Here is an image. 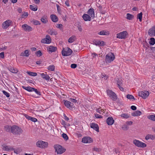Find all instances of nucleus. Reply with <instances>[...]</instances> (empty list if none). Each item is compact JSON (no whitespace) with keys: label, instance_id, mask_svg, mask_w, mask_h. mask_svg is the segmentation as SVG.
<instances>
[{"label":"nucleus","instance_id":"37","mask_svg":"<svg viewBox=\"0 0 155 155\" xmlns=\"http://www.w3.org/2000/svg\"><path fill=\"white\" fill-rule=\"evenodd\" d=\"M48 69L51 71H53L54 70L55 66L53 65H50L48 68Z\"/></svg>","mask_w":155,"mask_h":155},{"label":"nucleus","instance_id":"23","mask_svg":"<svg viewBox=\"0 0 155 155\" xmlns=\"http://www.w3.org/2000/svg\"><path fill=\"white\" fill-rule=\"evenodd\" d=\"M142 114V112L139 111L137 110L131 113V115L134 117L138 116Z\"/></svg>","mask_w":155,"mask_h":155},{"label":"nucleus","instance_id":"55","mask_svg":"<svg viewBox=\"0 0 155 155\" xmlns=\"http://www.w3.org/2000/svg\"><path fill=\"white\" fill-rule=\"evenodd\" d=\"M63 116L64 117V119L65 120L67 121H68L69 120V118L68 117L64 114Z\"/></svg>","mask_w":155,"mask_h":155},{"label":"nucleus","instance_id":"21","mask_svg":"<svg viewBox=\"0 0 155 155\" xmlns=\"http://www.w3.org/2000/svg\"><path fill=\"white\" fill-rule=\"evenodd\" d=\"M82 17L85 21H90L91 19V17L87 14H84L82 16Z\"/></svg>","mask_w":155,"mask_h":155},{"label":"nucleus","instance_id":"34","mask_svg":"<svg viewBox=\"0 0 155 155\" xmlns=\"http://www.w3.org/2000/svg\"><path fill=\"white\" fill-rule=\"evenodd\" d=\"M11 127L8 125H6L5 127V130L7 132H11Z\"/></svg>","mask_w":155,"mask_h":155},{"label":"nucleus","instance_id":"57","mask_svg":"<svg viewBox=\"0 0 155 155\" xmlns=\"http://www.w3.org/2000/svg\"><path fill=\"white\" fill-rule=\"evenodd\" d=\"M69 100L73 103H76L77 102V100L71 98Z\"/></svg>","mask_w":155,"mask_h":155},{"label":"nucleus","instance_id":"60","mask_svg":"<svg viewBox=\"0 0 155 155\" xmlns=\"http://www.w3.org/2000/svg\"><path fill=\"white\" fill-rule=\"evenodd\" d=\"M0 57L2 58H4V52H2L0 53Z\"/></svg>","mask_w":155,"mask_h":155},{"label":"nucleus","instance_id":"40","mask_svg":"<svg viewBox=\"0 0 155 155\" xmlns=\"http://www.w3.org/2000/svg\"><path fill=\"white\" fill-rule=\"evenodd\" d=\"M104 111L105 110H104L101 109V108H98L97 109V112L100 114H103L104 113Z\"/></svg>","mask_w":155,"mask_h":155},{"label":"nucleus","instance_id":"48","mask_svg":"<svg viewBox=\"0 0 155 155\" xmlns=\"http://www.w3.org/2000/svg\"><path fill=\"white\" fill-rule=\"evenodd\" d=\"M3 149L5 151H8L10 149L8 146L5 145L3 146Z\"/></svg>","mask_w":155,"mask_h":155},{"label":"nucleus","instance_id":"32","mask_svg":"<svg viewBox=\"0 0 155 155\" xmlns=\"http://www.w3.org/2000/svg\"><path fill=\"white\" fill-rule=\"evenodd\" d=\"M48 33L51 35H56L58 34L57 32L53 29L49 30L48 31Z\"/></svg>","mask_w":155,"mask_h":155},{"label":"nucleus","instance_id":"56","mask_svg":"<svg viewBox=\"0 0 155 155\" xmlns=\"http://www.w3.org/2000/svg\"><path fill=\"white\" fill-rule=\"evenodd\" d=\"M56 26L57 28L61 29L62 28V25L61 24H57Z\"/></svg>","mask_w":155,"mask_h":155},{"label":"nucleus","instance_id":"5","mask_svg":"<svg viewBox=\"0 0 155 155\" xmlns=\"http://www.w3.org/2000/svg\"><path fill=\"white\" fill-rule=\"evenodd\" d=\"M128 33L126 31H124L117 34V38L120 39H125L127 38Z\"/></svg>","mask_w":155,"mask_h":155},{"label":"nucleus","instance_id":"46","mask_svg":"<svg viewBox=\"0 0 155 155\" xmlns=\"http://www.w3.org/2000/svg\"><path fill=\"white\" fill-rule=\"evenodd\" d=\"M33 91H34L38 95L40 96L41 95V92L40 91H38L37 89L35 88L33 90Z\"/></svg>","mask_w":155,"mask_h":155},{"label":"nucleus","instance_id":"24","mask_svg":"<svg viewBox=\"0 0 155 155\" xmlns=\"http://www.w3.org/2000/svg\"><path fill=\"white\" fill-rule=\"evenodd\" d=\"M40 75L42 78L46 80H49L50 78L48 75L44 73L40 74Z\"/></svg>","mask_w":155,"mask_h":155},{"label":"nucleus","instance_id":"6","mask_svg":"<svg viewBox=\"0 0 155 155\" xmlns=\"http://www.w3.org/2000/svg\"><path fill=\"white\" fill-rule=\"evenodd\" d=\"M107 92L108 96L111 97V98L113 101H116L117 97L116 94L112 91L109 90H107Z\"/></svg>","mask_w":155,"mask_h":155},{"label":"nucleus","instance_id":"15","mask_svg":"<svg viewBox=\"0 0 155 155\" xmlns=\"http://www.w3.org/2000/svg\"><path fill=\"white\" fill-rule=\"evenodd\" d=\"M47 49L49 53L51 52V53L56 51L57 50V48L56 47L51 45L47 47Z\"/></svg>","mask_w":155,"mask_h":155},{"label":"nucleus","instance_id":"59","mask_svg":"<svg viewBox=\"0 0 155 155\" xmlns=\"http://www.w3.org/2000/svg\"><path fill=\"white\" fill-rule=\"evenodd\" d=\"M130 108L132 110H134L137 109V107L135 106L134 105L132 106Z\"/></svg>","mask_w":155,"mask_h":155},{"label":"nucleus","instance_id":"58","mask_svg":"<svg viewBox=\"0 0 155 155\" xmlns=\"http://www.w3.org/2000/svg\"><path fill=\"white\" fill-rule=\"evenodd\" d=\"M117 84L118 85V87H119V88L120 89V90L121 91H124V88L123 87H121V86L119 84L118 82H117Z\"/></svg>","mask_w":155,"mask_h":155},{"label":"nucleus","instance_id":"1","mask_svg":"<svg viewBox=\"0 0 155 155\" xmlns=\"http://www.w3.org/2000/svg\"><path fill=\"white\" fill-rule=\"evenodd\" d=\"M11 132L14 135H20L23 132L22 130L18 126L14 125L11 127Z\"/></svg>","mask_w":155,"mask_h":155},{"label":"nucleus","instance_id":"22","mask_svg":"<svg viewBox=\"0 0 155 155\" xmlns=\"http://www.w3.org/2000/svg\"><path fill=\"white\" fill-rule=\"evenodd\" d=\"M107 123L108 125H111L113 124L114 120L111 117H108L107 120Z\"/></svg>","mask_w":155,"mask_h":155},{"label":"nucleus","instance_id":"39","mask_svg":"<svg viewBox=\"0 0 155 155\" xmlns=\"http://www.w3.org/2000/svg\"><path fill=\"white\" fill-rule=\"evenodd\" d=\"M30 8L33 11H36L38 9V8L36 6H34L32 5H30Z\"/></svg>","mask_w":155,"mask_h":155},{"label":"nucleus","instance_id":"18","mask_svg":"<svg viewBox=\"0 0 155 155\" xmlns=\"http://www.w3.org/2000/svg\"><path fill=\"white\" fill-rule=\"evenodd\" d=\"M91 127L93 128L94 130H96L97 132H99V128L98 125L94 123L90 124Z\"/></svg>","mask_w":155,"mask_h":155},{"label":"nucleus","instance_id":"33","mask_svg":"<svg viewBox=\"0 0 155 155\" xmlns=\"http://www.w3.org/2000/svg\"><path fill=\"white\" fill-rule=\"evenodd\" d=\"M76 39V37L73 35L70 37L68 39V42L69 43H72L74 42Z\"/></svg>","mask_w":155,"mask_h":155},{"label":"nucleus","instance_id":"8","mask_svg":"<svg viewBox=\"0 0 155 155\" xmlns=\"http://www.w3.org/2000/svg\"><path fill=\"white\" fill-rule=\"evenodd\" d=\"M36 144L38 147L43 148L47 147L48 143L46 142L40 140L37 141Z\"/></svg>","mask_w":155,"mask_h":155},{"label":"nucleus","instance_id":"11","mask_svg":"<svg viewBox=\"0 0 155 155\" xmlns=\"http://www.w3.org/2000/svg\"><path fill=\"white\" fill-rule=\"evenodd\" d=\"M64 104L67 108L71 109L74 107V104L71 102L67 100H64Z\"/></svg>","mask_w":155,"mask_h":155},{"label":"nucleus","instance_id":"35","mask_svg":"<svg viewBox=\"0 0 155 155\" xmlns=\"http://www.w3.org/2000/svg\"><path fill=\"white\" fill-rule=\"evenodd\" d=\"M120 116L122 117L125 119H127L130 117L129 115L128 114L124 113H122V114H121Z\"/></svg>","mask_w":155,"mask_h":155},{"label":"nucleus","instance_id":"53","mask_svg":"<svg viewBox=\"0 0 155 155\" xmlns=\"http://www.w3.org/2000/svg\"><path fill=\"white\" fill-rule=\"evenodd\" d=\"M95 117L97 118H101L103 117L100 115H99L98 114H95Z\"/></svg>","mask_w":155,"mask_h":155},{"label":"nucleus","instance_id":"51","mask_svg":"<svg viewBox=\"0 0 155 155\" xmlns=\"http://www.w3.org/2000/svg\"><path fill=\"white\" fill-rule=\"evenodd\" d=\"M122 129L124 130H127L128 129V127L126 125H123L122 127Z\"/></svg>","mask_w":155,"mask_h":155},{"label":"nucleus","instance_id":"62","mask_svg":"<svg viewBox=\"0 0 155 155\" xmlns=\"http://www.w3.org/2000/svg\"><path fill=\"white\" fill-rule=\"evenodd\" d=\"M35 3L36 4H38L40 2V0H34Z\"/></svg>","mask_w":155,"mask_h":155},{"label":"nucleus","instance_id":"2","mask_svg":"<svg viewBox=\"0 0 155 155\" xmlns=\"http://www.w3.org/2000/svg\"><path fill=\"white\" fill-rule=\"evenodd\" d=\"M115 58V56L113 53L110 52L106 55L105 61L107 63H110L113 61Z\"/></svg>","mask_w":155,"mask_h":155},{"label":"nucleus","instance_id":"30","mask_svg":"<svg viewBox=\"0 0 155 155\" xmlns=\"http://www.w3.org/2000/svg\"><path fill=\"white\" fill-rule=\"evenodd\" d=\"M41 20L43 23L45 24L48 21V17L47 16L44 15L42 17Z\"/></svg>","mask_w":155,"mask_h":155},{"label":"nucleus","instance_id":"3","mask_svg":"<svg viewBox=\"0 0 155 155\" xmlns=\"http://www.w3.org/2000/svg\"><path fill=\"white\" fill-rule=\"evenodd\" d=\"M54 148L55 149V152H57L58 154H61L64 153L66 150L65 149L59 145H54Z\"/></svg>","mask_w":155,"mask_h":155},{"label":"nucleus","instance_id":"63","mask_svg":"<svg viewBox=\"0 0 155 155\" xmlns=\"http://www.w3.org/2000/svg\"><path fill=\"white\" fill-rule=\"evenodd\" d=\"M65 4L68 7L70 6V4L69 3V1L68 0H67L65 2Z\"/></svg>","mask_w":155,"mask_h":155},{"label":"nucleus","instance_id":"12","mask_svg":"<svg viewBox=\"0 0 155 155\" xmlns=\"http://www.w3.org/2000/svg\"><path fill=\"white\" fill-rule=\"evenodd\" d=\"M82 142L84 143H90L92 142V140L90 137H85L82 139Z\"/></svg>","mask_w":155,"mask_h":155},{"label":"nucleus","instance_id":"61","mask_svg":"<svg viewBox=\"0 0 155 155\" xmlns=\"http://www.w3.org/2000/svg\"><path fill=\"white\" fill-rule=\"evenodd\" d=\"M78 30L80 31H82V28L81 25H78L77 26Z\"/></svg>","mask_w":155,"mask_h":155},{"label":"nucleus","instance_id":"25","mask_svg":"<svg viewBox=\"0 0 155 155\" xmlns=\"http://www.w3.org/2000/svg\"><path fill=\"white\" fill-rule=\"evenodd\" d=\"M7 69L11 72L13 73H17L18 72V70L16 68L11 67L10 68H8Z\"/></svg>","mask_w":155,"mask_h":155},{"label":"nucleus","instance_id":"13","mask_svg":"<svg viewBox=\"0 0 155 155\" xmlns=\"http://www.w3.org/2000/svg\"><path fill=\"white\" fill-rule=\"evenodd\" d=\"M93 42L96 46H104L105 45V43L104 41H100L97 40H94Z\"/></svg>","mask_w":155,"mask_h":155},{"label":"nucleus","instance_id":"26","mask_svg":"<svg viewBox=\"0 0 155 155\" xmlns=\"http://www.w3.org/2000/svg\"><path fill=\"white\" fill-rule=\"evenodd\" d=\"M50 18L52 21L54 22H57L58 21V18L57 16L54 15H51Z\"/></svg>","mask_w":155,"mask_h":155},{"label":"nucleus","instance_id":"31","mask_svg":"<svg viewBox=\"0 0 155 155\" xmlns=\"http://www.w3.org/2000/svg\"><path fill=\"white\" fill-rule=\"evenodd\" d=\"M29 55L28 50H26L24 52H21L20 55L21 56L28 57Z\"/></svg>","mask_w":155,"mask_h":155},{"label":"nucleus","instance_id":"27","mask_svg":"<svg viewBox=\"0 0 155 155\" xmlns=\"http://www.w3.org/2000/svg\"><path fill=\"white\" fill-rule=\"evenodd\" d=\"M22 88L24 89L29 91V92H32L33 91V90L34 89V88L31 87L30 86H22Z\"/></svg>","mask_w":155,"mask_h":155},{"label":"nucleus","instance_id":"50","mask_svg":"<svg viewBox=\"0 0 155 155\" xmlns=\"http://www.w3.org/2000/svg\"><path fill=\"white\" fill-rule=\"evenodd\" d=\"M2 92L3 93V94L6 96V97H9L10 96V94H9L7 92H6L5 91H2Z\"/></svg>","mask_w":155,"mask_h":155},{"label":"nucleus","instance_id":"19","mask_svg":"<svg viewBox=\"0 0 155 155\" xmlns=\"http://www.w3.org/2000/svg\"><path fill=\"white\" fill-rule=\"evenodd\" d=\"M24 116L28 120H30L34 122H35L38 120L36 118L28 116L26 114H24Z\"/></svg>","mask_w":155,"mask_h":155},{"label":"nucleus","instance_id":"7","mask_svg":"<svg viewBox=\"0 0 155 155\" xmlns=\"http://www.w3.org/2000/svg\"><path fill=\"white\" fill-rule=\"evenodd\" d=\"M133 143L136 146L139 147H145L147 146L145 143L137 140H134Z\"/></svg>","mask_w":155,"mask_h":155},{"label":"nucleus","instance_id":"28","mask_svg":"<svg viewBox=\"0 0 155 155\" xmlns=\"http://www.w3.org/2000/svg\"><path fill=\"white\" fill-rule=\"evenodd\" d=\"M145 139L146 140H148L151 139L152 140H153L155 139V137L153 135L148 134L145 137Z\"/></svg>","mask_w":155,"mask_h":155},{"label":"nucleus","instance_id":"17","mask_svg":"<svg viewBox=\"0 0 155 155\" xmlns=\"http://www.w3.org/2000/svg\"><path fill=\"white\" fill-rule=\"evenodd\" d=\"M148 34L151 36H155V26H153L149 30Z\"/></svg>","mask_w":155,"mask_h":155},{"label":"nucleus","instance_id":"45","mask_svg":"<svg viewBox=\"0 0 155 155\" xmlns=\"http://www.w3.org/2000/svg\"><path fill=\"white\" fill-rule=\"evenodd\" d=\"M148 118L151 120L155 121V115H150L148 116Z\"/></svg>","mask_w":155,"mask_h":155},{"label":"nucleus","instance_id":"54","mask_svg":"<svg viewBox=\"0 0 155 155\" xmlns=\"http://www.w3.org/2000/svg\"><path fill=\"white\" fill-rule=\"evenodd\" d=\"M33 23L35 25H38L40 24V21L36 20H34Z\"/></svg>","mask_w":155,"mask_h":155},{"label":"nucleus","instance_id":"43","mask_svg":"<svg viewBox=\"0 0 155 155\" xmlns=\"http://www.w3.org/2000/svg\"><path fill=\"white\" fill-rule=\"evenodd\" d=\"M127 98L130 100L132 99L134 100H135L134 97L133 95L129 94L127 95Z\"/></svg>","mask_w":155,"mask_h":155},{"label":"nucleus","instance_id":"9","mask_svg":"<svg viewBox=\"0 0 155 155\" xmlns=\"http://www.w3.org/2000/svg\"><path fill=\"white\" fill-rule=\"evenodd\" d=\"M139 96L145 99L149 95V93L148 91H144L139 92L138 93Z\"/></svg>","mask_w":155,"mask_h":155},{"label":"nucleus","instance_id":"4","mask_svg":"<svg viewBox=\"0 0 155 155\" xmlns=\"http://www.w3.org/2000/svg\"><path fill=\"white\" fill-rule=\"evenodd\" d=\"M72 52V50L69 48H63L61 52L62 55L68 56L71 55Z\"/></svg>","mask_w":155,"mask_h":155},{"label":"nucleus","instance_id":"16","mask_svg":"<svg viewBox=\"0 0 155 155\" xmlns=\"http://www.w3.org/2000/svg\"><path fill=\"white\" fill-rule=\"evenodd\" d=\"M11 21L10 20H7L2 24V27L3 28L6 29L8 28L11 24Z\"/></svg>","mask_w":155,"mask_h":155},{"label":"nucleus","instance_id":"44","mask_svg":"<svg viewBox=\"0 0 155 155\" xmlns=\"http://www.w3.org/2000/svg\"><path fill=\"white\" fill-rule=\"evenodd\" d=\"M62 137L64 138L65 140H67L68 139V137L67 135L64 133H63L62 134Z\"/></svg>","mask_w":155,"mask_h":155},{"label":"nucleus","instance_id":"36","mask_svg":"<svg viewBox=\"0 0 155 155\" xmlns=\"http://www.w3.org/2000/svg\"><path fill=\"white\" fill-rule=\"evenodd\" d=\"M26 73L28 74L31 76H35L37 75V73L36 72H33L28 71Z\"/></svg>","mask_w":155,"mask_h":155},{"label":"nucleus","instance_id":"20","mask_svg":"<svg viewBox=\"0 0 155 155\" xmlns=\"http://www.w3.org/2000/svg\"><path fill=\"white\" fill-rule=\"evenodd\" d=\"M87 13L88 15L91 17V18H93L94 17V12L93 8H90L88 10Z\"/></svg>","mask_w":155,"mask_h":155},{"label":"nucleus","instance_id":"38","mask_svg":"<svg viewBox=\"0 0 155 155\" xmlns=\"http://www.w3.org/2000/svg\"><path fill=\"white\" fill-rule=\"evenodd\" d=\"M155 43V39L153 38H151L150 39L149 44L151 45H154Z\"/></svg>","mask_w":155,"mask_h":155},{"label":"nucleus","instance_id":"29","mask_svg":"<svg viewBox=\"0 0 155 155\" xmlns=\"http://www.w3.org/2000/svg\"><path fill=\"white\" fill-rule=\"evenodd\" d=\"M98 35H108L109 34V32L107 31L103 30L101 31L98 33Z\"/></svg>","mask_w":155,"mask_h":155},{"label":"nucleus","instance_id":"47","mask_svg":"<svg viewBox=\"0 0 155 155\" xmlns=\"http://www.w3.org/2000/svg\"><path fill=\"white\" fill-rule=\"evenodd\" d=\"M28 15V13L27 12H25L22 15L21 18H25V17H26Z\"/></svg>","mask_w":155,"mask_h":155},{"label":"nucleus","instance_id":"42","mask_svg":"<svg viewBox=\"0 0 155 155\" xmlns=\"http://www.w3.org/2000/svg\"><path fill=\"white\" fill-rule=\"evenodd\" d=\"M127 18L129 20H131L134 17V16L133 15L130 14L129 13L127 14Z\"/></svg>","mask_w":155,"mask_h":155},{"label":"nucleus","instance_id":"49","mask_svg":"<svg viewBox=\"0 0 155 155\" xmlns=\"http://www.w3.org/2000/svg\"><path fill=\"white\" fill-rule=\"evenodd\" d=\"M36 54L37 56L39 57H40L42 55L41 52L40 50H38L37 51Z\"/></svg>","mask_w":155,"mask_h":155},{"label":"nucleus","instance_id":"52","mask_svg":"<svg viewBox=\"0 0 155 155\" xmlns=\"http://www.w3.org/2000/svg\"><path fill=\"white\" fill-rule=\"evenodd\" d=\"M77 67V65L75 64H72L71 65V67L72 68H75Z\"/></svg>","mask_w":155,"mask_h":155},{"label":"nucleus","instance_id":"10","mask_svg":"<svg viewBox=\"0 0 155 155\" xmlns=\"http://www.w3.org/2000/svg\"><path fill=\"white\" fill-rule=\"evenodd\" d=\"M51 41V39L50 36L48 35L46 36L45 38L42 39L41 41L42 43L44 44H50Z\"/></svg>","mask_w":155,"mask_h":155},{"label":"nucleus","instance_id":"64","mask_svg":"<svg viewBox=\"0 0 155 155\" xmlns=\"http://www.w3.org/2000/svg\"><path fill=\"white\" fill-rule=\"evenodd\" d=\"M61 124L62 125L65 126L66 125V123L65 121L64 120H62Z\"/></svg>","mask_w":155,"mask_h":155},{"label":"nucleus","instance_id":"14","mask_svg":"<svg viewBox=\"0 0 155 155\" xmlns=\"http://www.w3.org/2000/svg\"><path fill=\"white\" fill-rule=\"evenodd\" d=\"M22 28L26 31H32L33 30L32 28L26 24L22 25Z\"/></svg>","mask_w":155,"mask_h":155},{"label":"nucleus","instance_id":"41","mask_svg":"<svg viewBox=\"0 0 155 155\" xmlns=\"http://www.w3.org/2000/svg\"><path fill=\"white\" fill-rule=\"evenodd\" d=\"M142 13L141 12L140 13L138 14L137 15V18L139 19L140 21H142Z\"/></svg>","mask_w":155,"mask_h":155}]
</instances>
